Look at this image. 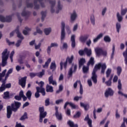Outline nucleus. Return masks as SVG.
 <instances>
[{
    "mask_svg": "<svg viewBox=\"0 0 127 127\" xmlns=\"http://www.w3.org/2000/svg\"><path fill=\"white\" fill-rule=\"evenodd\" d=\"M101 73L102 74H104L105 73L106 69H107V65H106V64H102L100 63L98 64L95 65L94 68L93 69V70L92 71L91 76V79L94 84H97V82H98V80H97V78H98V76L96 74V72L98 71V69H101Z\"/></svg>",
    "mask_w": 127,
    "mask_h": 127,
    "instance_id": "f257e3e1",
    "label": "nucleus"
},
{
    "mask_svg": "<svg viewBox=\"0 0 127 127\" xmlns=\"http://www.w3.org/2000/svg\"><path fill=\"white\" fill-rule=\"evenodd\" d=\"M73 60H74V56H71L70 58L67 57L66 59V61L69 64H71V67L69 68L68 71V78H70L73 76V73H75L77 71V64H72L73 62Z\"/></svg>",
    "mask_w": 127,
    "mask_h": 127,
    "instance_id": "f03ea898",
    "label": "nucleus"
},
{
    "mask_svg": "<svg viewBox=\"0 0 127 127\" xmlns=\"http://www.w3.org/2000/svg\"><path fill=\"white\" fill-rule=\"evenodd\" d=\"M5 73H6V69H4L2 73H0V81H2V84L0 87V92H3L5 89H9V88L11 87V83H9L8 84H5V78L3 80H2V78L5 76Z\"/></svg>",
    "mask_w": 127,
    "mask_h": 127,
    "instance_id": "7ed1b4c3",
    "label": "nucleus"
},
{
    "mask_svg": "<svg viewBox=\"0 0 127 127\" xmlns=\"http://www.w3.org/2000/svg\"><path fill=\"white\" fill-rule=\"evenodd\" d=\"M9 55V52H7V49H5L4 51L2 53V57H1V63H0V72L1 71V67H5L7 65V59H8V56Z\"/></svg>",
    "mask_w": 127,
    "mask_h": 127,
    "instance_id": "20e7f679",
    "label": "nucleus"
},
{
    "mask_svg": "<svg viewBox=\"0 0 127 127\" xmlns=\"http://www.w3.org/2000/svg\"><path fill=\"white\" fill-rule=\"evenodd\" d=\"M127 12V8H125L124 9H121V14L120 12H117V18L119 22H122L123 21V19L124 18L123 16L124 15H126Z\"/></svg>",
    "mask_w": 127,
    "mask_h": 127,
    "instance_id": "39448f33",
    "label": "nucleus"
},
{
    "mask_svg": "<svg viewBox=\"0 0 127 127\" xmlns=\"http://www.w3.org/2000/svg\"><path fill=\"white\" fill-rule=\"evenodd\" d=\"M39 111L40 112V123H42L43 122V119L45 118L47 115V112H44V107H39Z\"/></svg>",
    "mask_w": 127,
    "mask_h": 127,
    "instance_id": "423d86ee",
    "label": "nucleus"
},
{
    "mask_svg": "<svg viewBox=\"0 0 127 127\" xmlns=\"http://www.w3.org/2000/svg\"><path fill=\"white\" fill-rule=\"evenodd\" d=\"M66 24L65 22L62 21L61 23V41H63L65 39V26Z\"/></svg>",
    "mask_w": 127,
    "mask_h": 127,
    "instance_id": "0eeeda50",
    "label": "nucleus"
},
{
    "mask_svg": "<svg viewBox=\"0 0 127 127\" xmlns=\"http://www.w3.org/2000/svg\"><path fill=\"white\" fill-rule=\"evenodd\" d=\"M42 0H34V3L35 9H39V8H40V5L41 7H45V4H44V3L42 2ZM38 1L39 2L40 5L37 4L38 3Z\"/></svg>",
    "mask_w": 127,
    "mask_h": 127,
    "instance_id": "6e6552de",
    "label": "nucleus"
},
{
    "mask_svg": "<svg viewBox=\"0 0 127 127\" xmlns=\"http://www.w3.org/2000/svg\"><path fill=\"white\" fill-rule=\"evenodd\" d=\"M20 106H21V103L20 102H14V104H11V110L13 112H17V110L19 109L20 107Z\"/></svg>",
    "mask_w": 127,
    "mask_h": 127,
    "instance_id": "1a4fd4ad",
    "label": "nucleus"
},
{
    "mask_svg": "<svg viewBox=\"0 0 127 127\" xmlns=\"http://www.w3.org/2000/svg\"><path fill=\"white\" fill-rule=\"evenodd\" d=\"M115 92L112 88L110 87L108 88L106 90L104 96L105 97L108 98V97H113L114 96Z\"/></svg>",
    "mask_w": 127,
    "mask_h": 127,
    "instance_id": "9d476101",
    "label": "nucleus"
},
{
    "mask_svg": "<svg viewBox=\"0 0 127 127\" xmlns=\"http://www.w3.org/2000/svg\"><path fill=\"white\" fill-rule=\"evenodd\" d=\"M49 3L51 6V12L52 13L55 12V5L56 4V0H49Z\"/></svg>",
    "mask_w": 127,
    "mask_h": 127,
    "instance_id": "9b49d317",
    "label": "nucleus"
},
{
    "mask_svg": "<svg viewBox=\"0 0 127 127\" xmlns=\"http://www.w3.org/2000/svg\"><path fill=\"white\" fill-rule=\"evenodd\" d=\"M36 89L37 91L35 93V98L38 99V98H39V97H40V94H39V93H42V96H45L46 93L45 92H44V90L43 89H42L41 90H39V88L38 87L36 88Z\"/></svg>",
    "mask_w": 127,
    "mask_h": 127,
    "instance_id": "f8f14e48",
    "label": "nucleus"
},
{
    "mask_svg": "<svg viewBox=\"0 0 127 127\" xmlns=\"http://www.w3.org/2000/svg\"><path fill=\"white\" fill-rule=\"evenodd\" d=\"M0 21H1V22H10V21H11V16H8L5 18L4 16L0 15Z\"/></svg>",
    "mask_w": 127,
    "mask_h": 127,
    "instance_id": "ddd939ff",
    "label": "nucleus"
},
{
    "mask_svg": "<svg viewBox=\"0 0 127 127\" xmlns=\"http://www.w3.org/2000/svg\"><path fill=\"white\" fill-rule=\"evenodd\" d=\"M78 83L80 84V89H79V93L80 95H83V86L82 85V83H81L80 80H77L73 84V87L74 89L77 88V86H78Z\"/></svg>",
    "mask_w": 127,
    "mask_h": 127,
    "instance_id": "4468645a",
    "label": "nucleus"
},
{
    "mask_svg": "<svg viewBox=\"0 0 127 127\" xmlns=\"http://www.w3.org/2000/svg\"><path fill=\"white\" fill-rule=\"evenodd\" d=\"M27 77L25 76L22 77L21 79L19 80V85H20L22 88H24L25 87V84L26 83V79Z\"/></svg>",
    "mask_w": 127,
    "mask_h": 127,
    "instance_id": "2eb2a0df",
    "label": "nucleus"
},
{
    "mask_svg": "<svg viewBox=\"0 0 127 127\" xmlns=\"http://www.w3.org/2000/svg\"><path fill=\"white\" fill-rule=\"evenodd\" d=\"M11 115H12V110H11V107L10 106H8L7 107V114H6V117L7 119H10V117H11Z\"/></svg>",
    "mask_w": 127,
    "mask_h": 127,
    "instance_id": "dca6fc26",
    "label": "nucleus"
},
{
    "mask_svg": "<svg viewBox=\"0 0 127 127\" xmlns=\"http://www.w3.org/2000/svg\"><path fill=\"white\" fill-rule=\"evenodd\" d=\"M55 110H56L55 115H56V118L59 121H61V120H62V114H59V112L58 111V107L56 106Z\"/></svg>",
    "mask_w": 127,
    "mask_h": 127,
    "instance_id": "f3484780",
    "label": "nucleus"
},
{
    "mask_svg": "<svg viewBox=\"0 0 127 127\" xmlns=\"http://www.w3.org/2000/svg\"><path fill=\"white\" fill-rule=\"evenodd\" d=\"M15 32L17 34V36L18 38L20 39H24L23 36H22V34H21V33L19 32V27H17V28L15 29Z\"/></svg>",
    "mask_w": 127,
    "mask_h": 127,
    "instance_id": "a211bd4d",
    "label": "nucleus"
},
{
    "mask_svg": "<svg viewBox=\"0 0 127 127\" xmlns=\"http://www.w3.org/2000/svg\"><path fill=\"white\" fill-rule=\"evenodd\" d=\"M75 35H71L70 38V41L71 42V47L72 48H75L76 46V41L75 40Z\"/></svg>",
    "mask_w": 127,
    "mask_h": 127,
    "instance_id": "6ab92c4d",
    "label": "nucleus"
},
{
    "mask_svg": "<svg viewBox=\"0 0 127 127\" xmlns=\"http://www.w3.org/2000/svg\"><path fill=\"white\" fill-rule=\"evenodd\" d=\"M77 12L76 11H73V12L70 14V20L71 21H75L76 18H77Z\"/></svg>",
    "mask_w": 127,
    "mask_h": 127,
    "instance_id": "aec40b11",
    "label": "nucleus"
},
{
    "mask_svg": "<svg viewBox=\"0 0 127 127\" xmlns=\"http://www.w3.org/2000/svg\"><path fill=\"white\" fill-rule=\"evenodd\" d=\"M62 8H63V5L61 4V2L59 0L58 1L57 10L56 11V13H58L60 10H62Z\"/></svg>",
    "mask_w": 127,
    "mask_h": 127,
    "instance_id": "412c9836",
    "label": "nucleus"
},
{
    "mask_svg": "<svg viewBox=\"0 0 127 127\" xmlns=\"http://www.w3.org/2000/svg\"><path fill=\"white\" fill-rule=\"evenodd\" d=\"M68 105H69V106L72 108V109H76V105H75L74 103L72 102H66L64 106V110L66 109V108H67V106H68Z\"/></svg>",
    "mask_w": 127,
    "mask_h": 127,
    "instance_id": "4be33fe9",
    "label": "nucleus"
},
{
    "mask_svg": "<svg viewBox=\"0 0 127 127\" xmlns=\"http://www.w3.org/2000/svg\"><path fill=\"white\" fill-rule=\"evenodd\" d=\"M84 121L85 122H87V124L89 127H93V126H92V120L89 118V114L87 115L86 117L84 119Z\"/></svg>",
    "mask_w": 127,
    "mask_h": 127,
    "instance_id": "5701e85b",
    "label": "nucleus"
},
{
    "mask_svg": "<svg viewBox=\"0 0 127 127\" xmlns=\"http://www.w3.org/2000/svg\"><path fill=\"white\" fill-rule=\"evenodd\" d=\"M49 84H52L53 85H54L55 86H57V82H56V80H53V75H52L49 77Z\"/></svg>",
    "mask_w": 127,
    "mask_h": 127,
    "instance_id": "b1692460",
    "label": "nucleus"
},
{
    "mask_svg": "<svg viewBox=\"0 0 127 127\" xmlns=\"http://www.w3.org/2000/svg\"><path fill=\"white\" fill-rule=\"evenodd\" d=\"M88 38H89V35H85L84 36H81L79 38V39L81 42H82L83 43H85L86 42V40H87Z\"/></svg>",
    "mask_w": 127,
    "mask_h": 127,
    "instance_id": "393cba45",
    "label": "nucleus"
},
{
    "mask_svg": "<svg viewBox=\"0 0 127 127\" xmlns=\"http://www.w3.org/2000/svg\"><path fill=\"white\" fill-rule=\"evenodd\" d=\"M84 51L88 57H90V56L92 55V50H91V49H89L87 48H85L84 49Z\"/></svg>",
    "mask_w": 127,
    "mask_h": 127,
    "instance_id": "a878e982",
    "label": "nucleus"
},
{
    "mask_svg": "<svg viewBox=\"0 0 127 127\" xmlns=\"http://www.w3.org/2000/svg\"><path fill=\"white\" fill-rule=\"evenodd\" d=\"M95 51L97 56H101V55H102V54L103 53V49L100 48H97L95 49Z\"/></svg>",
    "mask_w": 127,
    "mask_h": 127,
    "instance_id": "bb28decb",
    "label": "nucleus"
},
{
    "mask_svg": "<svg viewBox=\"0 0 127 127\" xmlns=\"http://www.w3.org/2000/svg\"><path fill=\"white\" fill-rule=\"evenodd\" d=\"M54 91V90H53V87H52L50 85H49L48 84L47 85L46 92L52 93V92H53Z\"/></svg>",
    "mask_w": 127,
    "mask_h": 127,
    "instance_id": "cd10ccee",
    "label": "nucleus"
},
{
    "mask_svg": "<svg viewBox=\"0 0 127 127\" xmlns=\"http://www.w3.org/2000/svg\"><path fill=\"white\" fill-rule=\"evenodd\" d=\"M40 87H36V88H39V90L40 91H41L42 90H44V92H45V89L43 88V86H44V82L41 81L40 82V84H39Z\"/></svg>",
    "mask_w": 127,
    "mask_h": 127,
    "instance_id": "c85d7f7f",
    "label": "nucleus"
},
{
    "mask_svg": "<svg viewBox=\"0 0 127 127\" xmlns=\"http://www.w3.org/2000/svg\"><path fill=\"white\" fill-rule=\"evenodd\" d=\"M86 63V60L85 59H81L79 61V68H80L82 66L84 65Z\"/></svg>",
    "mask_w": 127,
    "mask_h": 127,
    "instance_id": "c756f323",
    "label": "nucleus"
},
{
    "mask_svg": "<svg viewBox=\"0 0 127 127\" xmlns=\"http://www.w3.org/2000/svg\"><path fill=\"white\" fill-rule=\"evenodd\" d=\"M94 64H95L94 59V58L91 57L87 63V66H90V65H91V66H94Z\"/></svg>",
    "mask_w": 127,
    "mask_h": 127,
    "instance_id": "7c9ffc66",
    "label": "nucleus"
},
{
    "mask_svg": "<svg viewBox=\"0 0 127 127\" xmlns=\"http://www.w3.org/2000/svg\"><path fill=\"white\" fill-rule=\"evenodd\" d=\"M13 71V68H10L8 70V71L7 72V73L6 74L5 78H4L5 80H6L8 78L9 75H10V74H11V73H12Z\"/></svg>",
    "mask_w": 127,
    "mask_h": 127,
    "instance_id": "2f4dec72",
    "label": "nucleus"
},
{
    "mask_svg": "<svg viewBox=\"0 0 127 127\" xmlns=\"http://www.w3.org/2000/svg\"><path fill=\"white\" fill-rule=\"evenodd\" d=\"M68 62L65 61V62L64 63V64L63 63V62H61L60 63V66H61V70H63V65L64 66V68L65 69L67 68V64Z\"/></svg>",
    "mask_w": 127,
    "mask_h": 127,
    "instance_id": "473e14b6",
    "label": "nucleus"
},
{
    "mask_svg": "<svg viewBox=\"0 0 127 127\" xmlns=\"http://www.w3.org/2000/svg\"><path fill=\"white\" fill-rule=\"evenodd\" d=\"M50 62H51V58H49L47 61L45 63L44 65H43V68H48V66H49V64H50Z\"/></svg>",
    "mask_w": 127,
    "mask_h": 127,
    "instance_id": "72a5a7b5",
    "label": "nucleus"
},
{
    "mask_svg": "<svg viewBox=\"0 0 127 127\" xmlns=\"http://www.w3.org/2000/svg\"><path fill=\"white\" fill-rule=\"evenodd\" d=\"M26 96L28 100L30 101V100H31V96H32V92H31V91L28 90L26 93Z\"/></svg>",
    "mask_w": 127,
    "mask_h": 127,
    "instance_id": "f704fd0d",
    "label": "nucleus"
},
{
    "mask_svg": "<svg viewBox=\"0 0 127 127\" xmlns=\"http://www.w3.org/2000/svg\"><path fill=\"white\" fill-rule=\"evenodd\" d=\"M25 30H24L23 31V33L24 35H28V31H31V28H28V27H26L25 28Z\"/></svg>",
    "mask_w": 127,
    "mask_h": 127,
    "instance_id": "c9c22d12",
    "label": "nucleus"
},
{
    "mask_svg": "<svg viewBox=\"0 0 127 127\" xmlns=\"http://www.w3.org/2000/svg\"><path fill=\"white\" fill-rule=\"evenodd\" d=\"M103 37V34L102 33H100L99 34L97 37L96 38H95L94 40H93V42L96 43V42H97V41L98 40H99V39H101V38H102Z\"/></svg>",
    "mask_w": 127,
    "mask_h": 127,
    "instance_id": "e433bc0d",
    "label": "nucleus"
},
{
    "mask_svg": "<svg viewBox=\"0 0 127 127\" xmlns=\"http://www.w3.org/2000/svg\"><path fill=\"white\" fill-rule=\"evenodd\" d=\"M50 68L53 71H54L56 69V64H55V62L51 63Z\"/></svg>",
    "mask_w": 127,
    "mask_h": 127,
    "instance_id": "4c0bfd02",
    "label": "nucleus"
},
{
    "mask_svg": "<svg viewBox=\"0 0 127 127\" xmlns=\"http://www.w3.org/2000/svg\"><path fill=\"white\" fill-rule=\"evenodd\" d=\"M52 31V30L51 29V28H49L45 29L44 31L46 35H49Z\"/></svg>",
    "mask_w": 127,
    "mask_h": 127,
    "instance_id": "58836bf2",
    "label": "nucleus"
},
{
    "mask_svg": "<svg viewBox=\"0 0 127 127\" xmlns=\"http://www.w3.org/2000/svg\"><path fill=\"white\" fill-rule=\"evenodd\" d=\"M68 125H69L70 127H78L77 124H74V122L71 121H69L67 122Z\"/></svg>",
    "mask_w": 127,
    "mask_h": 127,
    "instance_id": "ea45409f",
    "label": "nucleus"
},
{
    "mask_svg": "<svg viewBox=\"0 0 127 127\" xmlns=\"http://www.w3.org/2000/svg\"><path fill=\"white\" fill-rule=\"evenodd\" d=\"M123 56L125 57V64L127 65V49H126V51L123 52Z\"/></svg>",
    "mask_w": 127,
    "mask_h": 127,
    "instance_id": "a19ab883",
    "label": "nucleus"
},
{
    "mask_svg": "<svg viewBox=\"0 0 127 127\" xmlns=\"http://www.w3.org/2000/svg\"><path fill=\"white\" fill-rule=\"evenodd\" d=\"M45 73V70L44 69H42L41 72L37 73V76H38V77H39V78H42V76L44 75Z\"/></svg>",
    "mask_w": 127,
    "mask_h": 127,
    "instance_id": "79ce46f5",
    "label": "nucleus"
},
{
    "mask_svg": "<svg viewBox=\"0 0 127 127\" xmlns=\"http://www.w3.org/2000/svg\"><path fill=\"white\" fill-rule=\"evenodd\" d=\"M82 71L84 73H88V71H89V66H83L82 68Z\"/></svg>",
    "mask_w": 127,
    "mask_h": 127,
    "instance_id": "37998d69",
    "label": "nucleus"
},
{
    "mask_svg": "<svg viewBox=\"0 0 127 127\" xmlns=\"http://www.w3.org/2000/svg\"><path fill=\"white\" fill-rule=\"evenodd\" d=\"M26 119H27V113L25 112L23 115L20 118V120L24 121L25 120H26Z\"/></svg>",
    "mask_w": 127,
    "mask_h": 127,
    "instance_id": "c03bdc74",
    "label": "nucleus"
},
{
    "mask_svg": "<svg viewBox=\"0 0 127 127\" xmlns=\"http://www.w3.org/2000/svg\"><path fill=\"white\" fill-rule=\"evenodd\" d=\"M104 40L105 42H111V37L109 36H105L104 38Z\"/></svg>",
    "mask_w": 127,
    "mask_h": 127,
    "instance_id": "a18cd8bd",
    "label": "nucleus"
},
{
    "mask_svg": "<svg viewBox=\"0 0 127 127\" xmlns=\"http://www.w3.org/2000/svg\"><path fill=\"white\" fill-rule=\"evenodd\" d=\"M121 23L117 22L116 23V29L118 33H120V29H121Z\"/></svg>",
    "mask_w": 127,
    "mask_h": 127,
    "instance_id": "49530a36",
    "label": "nucleus"
},
{
    "mask_svg": "<svg viewBox=\"0 0 127 127\" xmlns=\"http://www.w3.org/2000/svg\"><path fill=\"white\" fill-rule=\"evenodd\" d=\"M90 20L92 24H93V25H95V16H94V14H92L91 15Z\"/></svg>",
    "mask_w": 127,
    "mask_h": 127,
    "instance_id": "de8ad7c7",
    "label": "nucleus"
},
{
    "mask_svg": "<svg viewBox=\"0 0 127 127\" xmlns=\"http://www.w3.org/2000/svg\"><path fill=\"white\" fill-rule=\"evenodd\" d=\"M111 73H112V69L108 68L106 71L107 78H109L110 77V75H111Z\"/></svg>",
    "mask_w": 127,
    "mask_h": 127,
    "instance_id": "09e8293b",
    "label": "nucleus"
},
{
    "mask_svg": "<svg viewBox=\"0 0 127 127\" xmlns=\"http://www.w3.org/2000/svg\"><path fill=\"white\" fill-rule=\"evenodd\" d=\"M29 14V12L24 9L21 13L22 16H26Z\"/></svg>",
    "mask_w": 127,
    "mask_h": 127,
    "instance_id": "8fccbe9b",
    "label": "nucleus"
},
{
    "mask_svg": "<svg viewBox=\"0 0 127 127\" xmlns=\"http://www.w3.org/2000/svg\"><path fill=\"white\" fill-rule=\"evenodd\" d=\"M41 14H42V21H44V19L46 16V11H42Z\"/></svg>",
    "mask_w": 127,
    "mask_h": 127,
    "instance_id": "3c124183",
    "label": "nucleus"
},
{
    "mask_svg": "<svg viewBox=\"0 0 127 127\" xmlns=\"http://www.w3.org/2000/svg\"><path fill=\"white\" fill-rule=\"evenodd\" d=\"M117 74L118 76H120L121 75V73H122V67L118 66L117 67Z\"/></svg>",
    "mask_w": 127,
    "mask_h": 127,
    "instance_id": "603ef678",
    "label": "nucleus"
},
{
    "mask_svg": "<svg viewBox=\"0 0 127 127\" xmlns=\"http://www.w3.org/2000/svg\"><path fill=\"white\" fill-rule=\"evenodd\" d=\"M13 55H14V51H12L10 54L9 58L11 60V63L13 62Z\"/></svg>",
    "mask_w": 127,
    "mask_h": 127,
    "instance_id": "864d4df0",
    "label": "nucleus"
},
{
    "mask_svg": "<svg viewBox=\"0 0 127 127\" xmlns=\"http://www.w3.org/2000/svg\"><path fill=\"white\" fill-rule=\"evenodd\" d=\"M65 29L68 34H71V29H70V26L66 25L65 27Z\"/></svg>",
    "mask_w": 127,
    "mask_h": 127,
    "instance_id": "5fc2aeb1",
    "label": "nucleus"
},
{
    "mask_svg": "<svg viewBox=\"0 0 127 127\" xmlns=\"http://www.w3.org/2000/svg\"><path fill=\"white\" fill-rule=\"evenodd\" d=\"M50 100L49 99V98H47L45 100V105L46 107H47L48 106H49V105H50Z\"/></svg>",
    "mask_w": 127,
    "mask_h": 127,
    "instance_id": "6e6d98bb",
    "label": "nucleus"
},
{
    "mask_svg": "<svg viewBox=\"0 0 127 127\" xmlns=\"http://www.w3.org/2000/svg\"><path fill=\"white\" fill-rule=\"evenodd\" d=\"M115 45H113V48H112V53L111 55V59H113L114 58V56L115 55Z\"/></svg>",
    "mask_w": 127,
    "mask_h": 127,
    "instance_id": "4d7b16f0",
    "label": "nucleus"
},
{
    "mask_svg": "<svg viewBox=\"0 0 127 127\" xmlns=\"http://www.w3.org/2000/svg\"><path fill=\"white\" fill-rule=\"evenodd\" d=\"M83 97L82 96H75L73 98V100L74 101H76V102H78V101H79V100H81V99H82Z\"/></svg>",
    "mask_w": 127,
    "mask_h": 127,
    "instance_id": "13d9d810",
    "label": "nucleus"
},
{
    "mask_svg": "<svg viewBox=\"0 0 127 127\" xmlns=\"http://www.w3.org/2000/svg\"><path fill=\"white\" fill-rule=\"evenodd\" d=\"M118 88L119 90H122V82L121 81V79H119L118 80Z\"/></svg>",
    "mask_w": 127,
    "mask_h": 127,
    "instance_id": "bf43d9fd",
    "label": "nucleus"
},
{
    "mask_svg": "<svg viewBox=\"0 0 127 127\" xmlns=\"http://www.w3.org/2000/svg\"><path fill=\"white\" fill-rule=\"evenodd\" d=\"M4 99H6V98H9V92L6 91L4 93Z\"/></svg>",
    "mask_w": 127,
    "mask_h": 127,
    "instance_id": "052dcab7",
    "label": "nucleus"
},
{
    "mask_svg": "<svg viewBox=\"0 0 127 127\" xmlns=\"http://www.w3.org/2000/svg\"><path fill=\"white\" fill-rule=\"evenodd\" d=\"M106 85H107L108 87H110V86H112V80H109L106 82H105Z\"/></svg>",
    "mask_w": 127,
    "mask_h": 127,
    "instance_id": "680f3d73",
    "label": "nucleus"
},
{
    "mask_svg": "<svg viewBox=\"0 0 127 127\" xmlns=\"http://www.w3.org/2000/svg\"><path fill=\"white\" fill-rule=\"evenodd\" d=\"M107 7H104L102 9V15L103 16H104V15H105V14H106V12H107Z\"/></svg>",
    "mask_w": 127,
    "mask_h": 127,
    "instance_id": "e2e57ef3",
    "label": "nucleus"
},
{
    "mask_svg": "<svg viewBox=\"0 0 127 127\" xmlns=\"http://www.w3.org/2000/svg\"><path fill=\"white\" fill-rule=\"evenodd\" d=\"M29 75H30V77L31 78H34V77H35V76H37V74H36L34 72H30Z\"/></svg>",
    "mask_w": 127,
    "mask_h": 127,
    "instance_id": "0e129e2a",
    "label": "nucleus"
},
{
    "mask_svg": "<svg viewBox=\"0 0 127 127\" xmlns=\"http://www.w3.org/2000/svg\"><path fill=\"white\" fill-rule=\"evenodd\" d=\"M20 44H21V40H18L17 43L15 44V46L17 47H19L20 46Z\"/></svg>",
    "mask_w": 127,
    "mask_h": 127,
    "instance_id": "69168bd1",
    "label": "nucleus"
},
{
    "mask_svg": "<svg viewBox=\"0 0 127 127\" xmlns=\"http://www.w3.org/2000/svg\"><path fill=\"white\" fill-rule=\"evenodd\" d=\"M6 41L8 45H12V44H14V42H10L8 39H6Z\"/></svg>",
    "mask_w": 127,
    "mask_h": 127,
    "instance_id": "338daca9",
    "label": "nucleus"
},
{
    "mask_svg": "<svg viewBox=\"0 0 127 127\" xmlns=\"http://www.w3.org/2000/svg\"><path fill=\"white\" fill-rule=\"evenodd\" d=\"M15 127H25L24 125H21V124L16 123Z\"/></svg>",
    "mask_w": 127,
    "mask_h": 127,
    "instance_id": "774afa93",
    "label": "nucleus"
}]
</instances>
